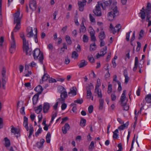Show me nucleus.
<instances>
[{"label":"nucleus","mask_w":151,"mask_h":151,"mask_svg":"<svg viewBox=\"0 0 151 151\" xmlns=\"http://www.w3.org/2000/svg\"><path fill=\"white\" fill-rule=\"evenodd\" d=\"M103 2L101 1H98V4L96 6V9L93 11V13L95 15L98 17L102 15V13L100 7L101 6L103 10L106 9V7L110 6L111 2L110 0H102Z\"/></svg>","instance_id":"nucleus-1"},{"label":"nucleus","mask_w":151,"mask_h":151,"mask_svg":"<svg viewBox=\"0 0 151 151\" xmlns=\"http://www.w3.org/2000/svg\"><path fill=\"white\" fill-rule=\"evenodd\" d=\"M20 13L19 12L17 11L14 14V24H16V26L14 28L13 31L14 32H17L18 31L20 28Z\"/></svg>","instance_id":"nucleus-2"},{"label":"nucleus","mask_w":151,"mask_h":151,"mask_svg":"<svg viewBox=\"0 0 151 151\" xmlns=\"http://www.w3.org/2000/svg\"><path fill=\"white\" fill-rule=\"evenodd\" d=\"M33 55L34 59L35 60L37 59L39 57V60L40 63L43 64V61L44 59V56L42 52L40 51L39 49L36 48L33 52Z\"/></svg>","instance_id":"nucleus-3"},{"label":"nucleus","mask_w":151,"mask_h":151,"mask_svg":"<svg viewBox=\"0 0 151 151\" xmlns=\"http://www.w3.org/2000/svg\"><path fill=\"white\" fill-rule=\"evenodd\" d=\"M22 40L23 51L25 52L27 55H31L32 54V50L29 47L28 41L27 40L26 38Z\"/></svg>","instance_id":"nucleus-4"},{"label":"nucleus","mask_w":151,"mask_h":151,"mask_svg":"<svg viewBox=\"0 0 151 151\" xmlns=\"http://www.w3.org/2000/svg\"><path fill=\"white\" fill-rule=\"evenodd\" d=\"M119 14V12L118 10L117 6H116L112 10V11L108 13V19L110 21L113 20L116 16Z\"/></svg>","instance_id":"nucleus-5"},{"label":"nucleus","mask_w":151,"mask_h":151,"mask_svg":"<svg viewBox=\"0 0 151 151\" xmlns=\"http://www.w3.org/2000/svg\"><path fill=\"white\" fill-rule=\"evenodd\" d=\"M16 47V45L13 34V32H12L11 33L10 47L9 49V51L10 53H13L15 52Z\"/></svg>","instance_id":"nucleus-6"},{"label":"nucleus","mask_w":151,"mask_h":151,"mask_svg":"<svg viewBox=\"0 0 151 151\" xmlns=\"http://www.w3.org/2000/svg\"><path fill=\"white\" fill-rule=\"evenodd\" d=\"M2 75V88L3 89H5V84L6 83V81L5 79L6 78V68L5 67H3L1 71Z\"/></svg>","instance_id":"nucleus-7"},{"label":"nucleus","mask_w":151,"mask_h":151,"mask_svg":"<svg viewBox=\"0 0 151 151\" xmlns=\"http://www.w3.org/2000/svg\"><path fill=\"white\" fill-rule=\"evenodd\" d=\"M126 92V91L125 90H124L123 91V93L120 99V101L121 102V104H123L125 103V102L127 103V99L125 96Z\"/></svg>","instance_id":"nucleus-8"},{"label":"nucleus","mask_w":151,"mask_h":151,"mask_svg":"<svg viewBox=\"0 0 151 151\" xmlns=\"http://www.w3.org/2000/svg\"><path fill=\"white\" fill-rule=\"evenodd\" d=\"M29 6L30 8L32 11H35L36 9V3L35 0H30Z\"/></svg>","instance_id":"nucleus-9"},{"label":"nucleus","mask_w":151,"mask_h":151,"mask_svg":"<svg viewBox=\"0 0 151 151\" xmlns=\"http://www.w3.org/2000/svg\"><path fill=\"white\" fill-rule=\"evenodd\" d=\"M68 96L67 93L66 91H64L61 92L60 94L61 98L59 99L58 100L62 101V103L64 102L65 99Z\"/></svg>","instance_id":"nucleus-10"},{"label":"nucleus","mask_w":151,"mask_h":151,"mask_svg":"<svg viewBox=\"0 0 151 151\" xmlns=\"http://www.w3.org/2000/svg\"><path fill=\"white\" fill-rule=\"evenodd\" d=\"M27 35L28 37H31L34 35L33 33V29L32 27H28L27 29Z\"/></svg>","instance_id":"nucleus-11"},{"label":"nucleus","mask_w":151,"mask_h":151,"mask_svg":"<svg viewBox=\"0 0 151 151\" xmlns=\"http://www.w3.org/2000/svg\"><path fill=\"white\" fill-rule=\"evenodd\" d=\"M70 91L68 92V95L70 96H74L76 95V88L75 87H73L70 89Z\"/></svg>","instance_id":"nucleus-12"},{"label":"nucleus","mask_w":151,"mask_h":151,"mask_svg":"<svg viewBox=\"0 0 151 151\" xmlns=\"http://www.w3.org/2000/svg\"><path fill=\"white\" fill-rule=\"evenodd\" d=\"M11 127V132L13 133L15 135L17 134V135L16 136V137L17 138L19 136H20V133L18 130L16 128L14 127L13 125H12Z\"/></svg>","instance_id":"nucleus-13"},{"label":"nucleus","mask_w":151,"mask_h":151,"mask_svg":"<svg viewBox=\"0 0 151 151\" xmlns=\"http://www.w3.org/2000/svg\"><path fill=\"white\" fill-rule=\"evenodd\" d=\"M50 106V104L47 102L44 103L43 104V112L44 113H47L49 110Z\"/></svg>","instance_id":"nucleus-14"},{"label":"nucleus","mask_w":151,"mask_h":151,"mask_svg":"<svg viewBox=\"0 0 151 151\" xmlns=\"http://www.w3.org/2000/svg\"><path fill=\"white\" fill-rule=\"evenodd\" d=\"M86 89L87 91V98L90 99L92 96V93L91 91V86L88 85L86 86Z\"/></svg>","instance_id":"nucleus-15"},{"label":"nucleus","mask_w":151,"mask_h":151,"mask_svg":"<svg viewBox=\"0 0 151 151\" xmlns=\"http://www.w3.org/2000/svg\"><path fill=\"white\" fill-rule=\"evenodd\" d=\"M86 3L83 1H78V4L79 6V9L81 11H83L84 9V7L86 4Z\"/></svg>","instance_id":"nucleus-16"},{"label":"nucleus","mask_w":151,"mask_h":151,"mask_svg":"<svg viewBox=\"0 0 151 151\" xmlns=\"http://www.w3.org/2000/svg\"><path fill=\"white\" fill-rule=\"evenodd\" d=\"M34 90L36 91L37 92L36 94L39 95L42 93L43 89L41 86L38 85L35 88Z\"/></svg>","instance_id":"nucleus-17"},{"label":"nucleus","mask_w":151,"mask_h":151,"mask_svg":"<svg viewBox=\"0 0 151 151\" xmlns=\"http://www.w3.org/2000/svg\"><path fill=\"white\" fill-rule=\"evenodd\" d=\"M145 9L144 7H143L142 9L140 10V12L139 14V16L142 18V19H144L145 18L146 13L145 12Z\"/></svg>","instance_id":"nucleus-18"},{"label":"nucleus","mask_w":151,"mask_h":151,"mask_svg":"<svg viewBox=\"0 0 151 151\" xmlns=\"http://www.w3.org/2000/svg\"><path fill=\"white\" fill-rule=\"evenodd\" d=\"M23 125L26 128L27 130L28 131L29 130L28 126V118L26 116L24 117Z\"/></svg>","instance_id":"nucleus-19"},{"label":"nucleus","mask_w":151,"mask_h":151,"mask_svg":"<svg viewBox=\"0 0 151 151\" xmlns=\"http://www.w3.org/2000/svg\"><path fill=\"white\" fill-rule=\"evenodd\" d=\"M88 64V62L84 60H83L80 61V63L78 64V66L80 68L84 67L86 66Z\"/></svg>","instance_id":"nucleus-20"},{"label":"nucleus","mask_w":151,"mask_h":151,"mask_svg":"<svg viewBox=\"0 0 151 151\" xmlns=\"http://www.w3.org/2000/svg\"><path fill=\"white\" fill-rule=\"evenodd\" d=\"M147 17L146 21L148 22V27H150L151 25V16L150 15L151 13H146Z\"/></svg>","instance_id":"nucleus-21"},{"label":"nucleus","mask_w":151,"mask_h":151,"mask_svg":"<svg viewBox=\"0 0 151 151\" xmlns=\"http://www.w3.org/2000/svg\"><path fill=\"white\" fill-rule=\"evenodd\" d=\"M129 124V122H127L126 123L124 124H123L122 125H121L119 126L118 128V129L119 130H123L124 129H125V128H127V127L128 126V125Z\"/></svg>","instance_id":"nucleus-22"},{"label":"nucleus","mask_w":151,"mask_h":151,"mask_svg":"<svg viewBox=\"0 0 151 151\" xmlns=\"http://www.w3.org/2000/svg\"><path fill=\"white\" fill-rule=\"evenodd\" d=\"M42 105H40L35 108V112L37 114H40L42 111Z\"/></svg>","instance_id":"nucleus-23"},{"label":"nucleus","mask_w":151,"mask_h":151,"mask_svg":"<svg viewBox=\"0 0 151 151\" xmlns=\"http://www.w3.org/2000/svg\"><path fill=\"white\" fill-rule=\"evenodd\" d=\"M39 95L36 94L32 98L33 103L34 104H35L38 100Z\"/></svg>","instance_id":"nucleus-24"},{"label":"nucleus","mask_w":151,"mask_h":151,"mask_svg":"<svg viewBox=\"0 0 151 151\" xmlns=\"http://www.w3.org/2000/svg\"><path fill=\"white\" fill-rule=\"evenodd\" d=\"M145 99L147 103H151V94H149L146 95Z\"/></svg>","instance_id":"nucleus-25"},{"label":"nucleus","mask_w":151,"mask_h":151,"mask_svg":"<svg viewBox=\"0 0 151 151\" xmlns=\"http://www.w3.org/2000/svg\"><path fill=\"white\" fill-rule=\"evenodd\" d=\"M99 109L102 110L103 108L104 100L103 99H99Z\"/></svg>","instance_id":"nucleus-26"},{"label":"nucleus","mask_w":151,"mask_h":151,"mask_svg":"<svg viewBox=\"0 0 151 151\" xmlns=\"http://www.w3.org/2000/svg\"><path fill=\"white\" fill-rule=\"evenodd\" d=\"M99 37L100 40H104L105 37L104 32L103 31L99 33Z\"/></svg>","instance_id":"nucleus-27"},{"label":"nucleus","mask_w":151,"mask_h":151,"mask_svg":"<svg viewBox=\"0 0 151 151\" xmlns=\"http://www.w3.org/2000/svg\"><path fill=\"white\" fill-rule=\"evenodd\" d=\"M2 0H0V25L2 24Z\"/></svg>","instance_id":"nucleus-28"},{"label":"nucleus","mask_w":151,"mask_h":151,"mask_svg":"<svg viewBox=\"0 0 151 151\" xmlns=\"http://www.w3.org/2000/svg\"><path fill=\"white\" fill-rule=\"evenodd\" d=\"M151 4L149 3L147 4L145 11L146 13H151Z\"/></svg>","instance_id":"nucleus-29"},{"label":"nucleus","mask_w":151,"mask_h":151,"mask_svg":"<svg viewBox=\"0 0 151 151\" xmlns=\"http://www.w3.org/2000/svg\"><path fill=\"white\" fill-rule=\"evenodd\" d=\"M5 141V145L6 147H9L10 145L9 140L6 137L4 138Z\"/></svg>","instance_id":"nucleus-30"},{"label":"nucleus","mask_w":151,"mask_h":151,"mask_svg":"<svg viewBox=\"0 0 151 151\" xmlns=\"http://www.w3.org/2000/svg\"><path fill=\"white\" fill-rule=\"evenodd\" d=\"M107 50V47L106 46L100 52L101 55L100 56H103L107 52L106 51Z\"/></svg>","instance_id":"nucleus-31"},{"label":"nucleus","mask_w":151,"mask_h":151,"mask_svg":"<svg viewBox=\"0 0 151 151\" xmlns=\"http://www.w3.org/2000/svg\"><path fill=\"white\" fill-rule=\"evenodd\" d=\"M29 127H30V129H29V134L28 136V137L30 138L32 134H33L34 132V129L33 127L32 124H29Z\"/></svg>","instance_id":"nucleus-32"},{"label":"nucleus","mask_w":151,"mask_h":151,"mask_svg":"<svg viewBox=\"0 0 151 151\" xmlns=\"http://www.w3.org/2000/svg\"><path fill=\"white\" fill-rule=\"evenodd\" d=\"M51 138V134L49 132H48L46 136V141L47 143H50Z\"/></svg>","instance_id":"nucleus-33"},{"label":"nucleus","mask_w":151,"mask_h":151,"mask_svg":"<svg viewBox=\"0 0 151 151\" xmlns=\"http://www.w3.org/2000/svg\"><path fill=\"white\" fill-rule=\"evenodd\" d=\"M66 40L68 45H70L72 44V42L71 40L70 37L68 35L65 37Z\"/></svg>","instance_id":"nucleus-34"},{"label":"nucleus","mask_w":151,"mask_h":151,"mask_svg":"<svg viewBox=\"0 0 151 151\" xmlns=\"http://www.w3.org/2000/svg\"><path fill=\"white\" fill-rule=\"evenodd\" d=\"M34 30H35V34L34 35V38L35 39V42L36 43H37L38 42V39H37V28L35 27L34 28Z\"/></svg>","instance_id":"nucleus-35"},{"label":"nucleus","mask_w":151,"mask_h":151,"mask_svg":"<svg viewBox=\"0 0 151 151\" xmlns=\"http://www.w3.org/2000/svg\"><path fill=\"white\" fill-rule=\"evenodd\" d=\"M49 77V76L47 74H45L42 78V83H43V81H45L47 80L48 78Z\"/></svg>","instance_id":"nucleus-36"},{"label":"nucleus","mask_w":151,"mask_h":151,"mask_svg":"<svg viewBox=\"0 0 151 151\" xmlns=\"http://www.w3.org/2000/svg\"><path fill=\"white\" fill-rule=\"evenodd\" d=\"M96 45L95 43L92 44L90 45V51H92L95 50L96 49Z\"/></svg>","instance_id":"nucleus-37"},{"label":"nucleus","mask_w":151,"mask_h":151,"mask_svg":"<svg viewBox=\"0 0 151 151\" xmlns=\"http://www.w3.org/2000/svg\"><path fill=\"white\" fill-rule=\"evenodd\" d=\"M127 102H125V103L123 104H121V105L123 107L124 110L127 111L129 109V107L128 105H127Z\"/></svg>","instance_id":"nucleus-38"},{"label":"nucleus","mask_w":151,"mask_h":151,"mask_svg":"<svg viewBox=\"0 0 151 151\" xmlns=\"http://www.w3.org/2000/svg\"><path fill=\"white\" fill-rule=\"evenodd\" d=\"M86 121V120L83 118L81 119L80 123V125L82 127H84L85 126Z\"/></svg>","instance_id":"nucleus-39"},{"label":"nucleus","mask_w":151,"mask_h":151,"mask_svg":"<svg viewBox=\"0 0 151 151\" xmlns=\"http://www.w3.org/2000/svg\"><path fill=\"white\" fill-rule=\"evenodd\" d=\"M78 53L76 51H73L72 53L71 57L72 58L75 59L78 57Z\"/></svg>","instance_id":"nucleus-40"},{"label":"nucleus","mask_w":151,"mask_h":151,"mask_svg":"<svg viewBox=\"0 0 151 151\" xmlns=\"http://www.w3.org/2000/svg\"><path fill=\"white\" fill-rule=\"evenodd\" d=\"M97 94L98 95V97L99 98V99H102V94L101 93V90H100V91L98 88H97Z\"/></svg>","instance_id":"nucleus-41"},{"label":"nucleus","mask_w":151,"mask_h":151,"mask_svg":"<svg viewBox=\"0 0 151 151\" xmlns=\"http://www.w3.org/2000/svg\"><path fill=\"white\" fill-rule=\"evenodd\" d=\"M94 143L93 141H92L88 149L90 151H92L94 148Z\"/></svg>","instance_id":"nucleus-42"},{"label":"nucleus","mask_w":151,"mask_h":151,"mask_svg":"<svg viewBox=\"0 0 151 151\" xmlns=\"http://www.w3.org/2000/svg\"><path fill=\"white\" fill-rule=\"evenodd\" d=\"M144 35V31L142 29L140 31V33L139 34V37H138V39L139 40H140L141 38L143 37Z\"/></svg>","instance_id":"nucleus-43"},{"label":"nucleus","mask_w":151,"mask_h":151,"mask_svg":"<svg viewBox=\"0 0 151 151\" xmlns=\"http://www.w3.org/2000/svg\"><path fill=\"white\" fill-rule=\"evenodd\" d=\"M42 131V128L40 127L38 129L37 131L35 133V135L36 137H37L39 134H40Z\"/></svg>","instance_id":"nucleus-44"},{"label":"nucleus","mask_w":151,"mask_h":151,"mask_svg":"<svg viewBox=\"0 0 151 151\" xmlns=\"http://www.w3.org/2000/svg\"><path fill=\"white\" fill-rule=\"evenodd\" d=\"M101 85L100 80L99 79H98L97 80V86H96L95 89V92H96V91L97 88H98Z\"/></svg>","instance_id":"nucleus-45"},{"label":"nucleus","mask_w":151,"mask_h":151,"mask_svg":"<svg viewBox=\"0 0 151 151\" xmlns=\"http://www.w3.org/2000/svg\"><path fill=\"white\" fill-rule=\"evenodd\" d=\"M86 30V28L85 26L81 25V27L80 29V32L84 33L85 32Z\"/></svg>","instance_id":"nucleus-46"},{"label":"nucleus","mask_w":151,"mask_h":151,"mask_svg":"<svg viewBox=\"0 0 151 151\" xmlns=\"http://www.w3.org/2000/svg\"><path fill=\"white\" fill-rule=\"evenodd\" d=\"M88 59L89 60V61L91 63H93L94 62V59L93 58V56L92 55H90L89 56H88Z\"/></svg>","instance_id":"nucleus-47"},{"label":"nucleus","mask_w":151,"mask_h":151,"mask_svg":"<svg viewBox=\"0 0 151 151\" xmlns=\"http://www.w3.org/2000/svg\"><path fill=\"white\" fill-rule=\"evenodd\" d=\"M111 100L112 101H114L116 100V96L115 93H112L111 95Z\"/></svg>","instance_id":"nucleus-48"},{"label":"nucleus","mask_w":151,"mask_h":151,"mask_svg":"<svg viewBox=\"0 0 151 151\" xmlns=\"http://www.w3.org/2000/svg\"><path fill=\"white\" fill-rule=\"evenodd\" d=\"M124 76L125 77L124 83L127 84L129 80V78L127 74L124 75Z\"/></svg>","instance_id":"nucleus-49"},{"label":"nucleus","mask_w":151,"mask_h":151,"mask_svg":"<svg viewBox=\"0 0 151 151\" xmlns=\"http://www.w3.org/2000/svg\"><path fill=\"white\" fill-rule=\"evenodd\" d=\"M83 39V41L84 42H87L88 40V37L86 35H84Z\"/></svg>","instance_id":"nucleus-50"},{"label":"nucleus","mask_w":151,"mask_h":151,"mask_svg":"<svg viewBox=\"0 0 151 151\" xmlns=\"http://www.w3.org/2000/svg\"><path fill=\"white\" fill-rule=\"evenodd\" d=\"M74 102L81 104L83 102V100L82 99H78L77 100L74 101Z\"/></svg>","instance_id":"nucleus-51"},{"label":"nucleus","mask_w":151,"mask_h":151,"mask_svg":"<svg viewBox=\"0 0 151 151\" xmlns=\"http://www.w3.org/2000/svg\"><path fill=\"white\" fill-rule=\"evenodd\" d=\"M93 109V107L92 105L90 106L88 108V111L90 114L92 113Z\"/></svg>","instance_id":"nucleus-52"},{"label":"nucleus","mask_w":151,"mask_h":151,"mask_svg":"<svg viewBox=\"0 0 151 151\" xmlns=\"http://www.w3.org/2000/svg\"><path fill=\"white\" fill-rule=\"evenodd\" d=\"M91 31L90 32V36L94 35L95 32L92 27H90Z\"/></svg>","instance_id":"nucleus-53"},{"label":"nucleus","mask_w":151,"mask_h":151,"mask_svg":"<svg viewBox=\"0 0 151 151\" xmlns=\"http://www.w3.org/2000/svg\"><path fill=\"white\" fill-rule=\"evenodd\" d=\"M108 93L109 94H110L111 93L112 91V86L110 84L108 86Z\"/></svg>","instance_id":"nucleus-54"},{"label":"nucleus","mask_w":151,"mask_h":151,"mask_svg":"<svg viewBox=\"0 0 151 151\" xmlns=\"http://www.w3.org/2000/svg\"><path fill=\"white\" fill-rule=\"evenodd\" d=\"M135 135L134 134V137L133 138V140L132 141L131 147V148H130V149L129 151H131L132 150V149H133V144H134V143L135 140Z\"/></svg>","instance_id":"nucleus-55"},{"label":"nucleus","mask_w":151,"mask_h":151,"mask_svg":"<svg viewBox=\"0 0 151 151\" xmlns=\"http://www.w3.org/2000/svg\"><path fill=\"white\" fill-rule=\"evenodd\" d=\"M36 146L39 149L42 148L43 147V145L41 144L39 142H37L36 144Z\"/></svg>","instance_id":"nucleus-56"},{"label":"nucleus","mask_w":151,"mask_h":151,"mask_svg":"<svg viewBox=\"0 0 151 151\" xmlns=\"http://www.w3.org/2000/svg\"><path fill=\"white\" fill-rule=\"evenodd\" d=\"M117 83H118V90L119 91H121L122 89V87L121 86V83L119 81H117Z\"/></svg>","instance_id":"nucleus-57"},{"label":"nucleus","mask_w":151,"mask_h":151,"mask_svg":"<svg viewBox=\"0 0 151 151\" xmlns=\"http://www.w3.org/2000/svg\"><path fill=\"white\" fill-rule=\"evenodd\" d=\"M115 27L117 29V32H119L120 31V29L122 28V26L120 24H118L116 25Z\"/></svg>","instance_id":"nucleus-58"},{"label":"nucleus","mask_w":151,"mask_h":151,"mask_svg":"<svg viewBox=\"0 0 151 151\" xmlns=\"http://www.w3.org/2000/svg\"><path fill=\"white\" fill-rule=\"evenodd\" d=\"M4 42V38L3 37H1L0 38V46H3V43Z\"/></svg>","instance_id":"nucleus-59"},{"label":"nucleus","mask_w":151,"mask_h":151,"mask_svg":"<svg viewBox=\"0 0 151 151\" xmlns=\"http://www.w3.org/2000/svg\"><path fill=\"white\" fill-rule=\"evenodd\" d=\"M107 70H108L107 73H106L105 75V79H106L110 77V74L109 73V69H107Z\"/></svg>","instance_id":"nucleus-60"},{"label":"nucleus","mask_w":151,"mask_h":151,"mask_svg":"<svg viewBox=\"0 0 151 151\" xmlns=\"http://www.w3.org/2000/svg\"><path fill=\"white\" fill-rule=\"evenodd\" d=\"M38 122L39 123L41 121L42 119V114H39L38 116Z\"/></svg>","instance_id":"nucleus-61"},{"label":"nucleus","mask_w":151,"mask_h":151,"mask_svg":"<svg viewBox=\"0 0 151 151\" xmlns=\"http://www.w3.org/2000/svg\"><path fill=\"white\" fill-rule=\"evenodd\" d=\"M89 18L91 21L92 22H94L95 21V19L92 16L91 14H89Z\"/></svg>","instance_id":"nucleus-62"},{"label":"nucleus","mask_w":151,"mask_h":151,"mask_svg":"<svg viewBox=\"0 0 151 151\" xmlns=\"http://www.w3.org/2000/svg\"><path fill=\"white\" fill-rule=\"evenodd\" d=\"M67 107V104L65 103H63L61 105V108L62 110H64Z\"/></svg>","instance_id":"nucleus-63"},{"label":"nucleus","mask_w":151,"mask_h":151,"mask_svg":"<svg viewBox=\"0 0 151 151\" xmlns=\"http://www.w3.org/2000/svg\"><path fill=\"white\" fill-rule=\"evenodd\" d=\"M20 112H21V114L22 115H24L25 114L24 107V106L22 107L21 108Z\"/></svg>","instance_id":"nucleus-64"}]
</instances>
